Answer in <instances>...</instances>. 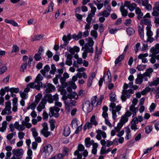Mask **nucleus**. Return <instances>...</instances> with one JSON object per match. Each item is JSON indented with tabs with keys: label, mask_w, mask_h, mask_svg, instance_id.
I'll list each match as a JSON object with an SVG mask.
<instances>
[{
	"label": "nucleus",
	"mask_w": 159,
	"mask_h": 159,
	"mask_svg": "<svg viewBox=\"0 0 159 159\" xmlns=\"http://www.w3.org/2000/svg\"><path fill=\"white\" fill-rule=\"evenodd\" d=\"M69 149L66 147H64L63 149L62 153L63 156L68 155V152Z\"/></svg>",
	"instance_id": "nucleus-53"
},
{
	"label": "nucleus",
	"mask_w": 159,
	"mask_h": 159,
	"mask_svg": "<svg viewBox=\"0 0 159 159\" xmlns=\"http://www.w3.org/2000/svg\"><path fill=\"white\" fill-rule=\"evenodd\" d=\"M60 80V82L61 83L62 86L63 87H66L67 85V83L66 82V79L63 77H61L60 78H59Z\"/></svg>",
	"instance_id": "nucleus-43"
},
{
	"label": "nucleus",
	"mask_w": 159,
	"mask_h": 159,
	"mask_svg": "<svg viewBox=\"0 0 159 159\" xmlns=\"http://www.w3.org/2000/svg\"><path fill=\"white\" fill-rule=\"evenodd\" d=\"M4 21L6 23L10 24L14 26H16L18 25L17 23L13 20H8L6 19Z\"/></svg>",
	"instance_id": "nucleus-31"
},
{
	"label": "nucleus",
	"mask_w": 159,
	"mask_h": 159,
	"mask_svg": "<svg viewBox=\"0 0 159 159\" xmlns=\"http://www.w3.org/2000/svg\"><path fill=\"white\" fill-rule=\"evenodd\" d=\"M19 50V47L16 45H14L13 46L11 51L10 53H11L14 52H18Z\"/></svg>",
	"instance_id": "nucleus-46"
},
{
	"label": "nucleus",
	"mask_w": 159,
	"mask_h": 159,
	"mask_svg": "<svg viewBox=\"0 0 159 159\" xmlns=\"http://www.w3.org/2000/svg\"><path fill=\"white\" fill-rule=\"evenodd\" d=\"M120 10L121 12L122 16L125 17L127 15L128 12V11L125 8L124 6L122 5L120 7Z\"/></svg>",
	"instance_id": "nucleus-30"
},
{
	"label": "nucleus",
	"mask_w": 159,
	"mask_h": 159,
	"mask_svg": "<svg viewBox=\"0 0 159 159\" xmlns=\"http://www.w3.org/2000/svg\"><path fill=\"white\" fill-rule=\"evenodd\" d=\"M83 110L85 112H89L92 110V108L91 107L90 102L86 101L83 104L82 107Z\"/></svg>",
	"instance_id": "nucleus-13"
},
{
	"label": "nucleus",
	"mask_w": 159,
	"mask_h": 159,
	"mask_svg": "<svg viewBox=\"0 0 159 159\" xmlns=\"http://www.w3.org/2000/svg\"><path fill=\"white\" fill-rule=\"evenodd\" d=\"M143 80L145 81H147L148 78L143 74H139L137 75V78L135 80L136 84L140 85L143 82Z\"/></svg>",
	"instance_id": "nucleus-10"
},
{
	"label": "nucleus",
	"mask_w": 159,
	"mask_h": 159,
	"mask_svg": "<svg viewBox=\"0 0 159 159\" xmlns=\"http://www.w3.org/2000/svg\"><path fill=\"white\" fill-rule=\"evenodd\" d=\"M121 108V106L120 105L116 106V104L114 102H111L109 106V111L111 112L112 117L113 120H115L117 118L116 113L120 115V111Z\"/></svg>",
	"instance_id": "nucleus-2"
},
{
	"label": "nucleus",
	"mask_w": 159,
	"mask_h": 159,
	"mask_svg": "<svg viewBox=\"0 0 159 159\" xmlns=\"http://www.w3.org/2000/svg\"><path fill=\"white\" fill-rule=\"evenodd\" d=\"M40 54L36 53L34 57V58L36 61H40L41 59Z\"/></svg>",
	"instance_id": "nucleus-55"
},
{
	"label": "nucleus",
	"mask_w": 159,
	"mask_h": 159,
	"mask_svg": "<svg viewBox=\"0 0 159 159\" xmlns=\"http://www.w3.org/2000/svg\"><path fill=\"white\" fill-rule=\"evenodd\" d=\"M151 23V21L150 20L147 19L146 18H143L140 20V24L142 25H148L150 24Z\"/></svg>",
	"instance_id": "nucleus-27"
},
{
	"label": "nucleus",
	"mask_w": 159,
	"mask_h": 159,
	"mask_svg": "<svg viewBox=\"0 0 159 159\" xmlns=\"http://www.w3.org/2000/svg\"><path fill=\"white\" fill-rule=\"evenodd\" d=\"M92 123L89 122H87L83 127V129L84 131L85 130L87 129H89L91 128L92 127Z\"/></svg>",
	"instance_id": "nucleus-38"
},
{
	"label": "nucleus",
	"mask_w": 159,
	"mask_h": 159,
	"mask_svg": "<svg viewBox=\"0 0 159 159\" xmlns=\"http://www.w3.org/2000/svg\"><path fill=\"white\" fill-rule=\"evenodd\" d=\"M149 57H151V58L150 59V62L152 64H154L156 62V59L155 55H150Z\"/></svg>",
	"instance_id": "nucleus-52"
},
{
	"label": "nucleus",
	"mask_w": 159,
	"mask_h": 159,
	"mask_svg": "<svg viewBox=\"0 0 159 159\" xmlns=\"http://www.w3.org/2000/svg\"><path fill=\"white\" fill-rule=\"evenodd\" d=\"M13 136L14 134L12 133L8 134L6 136L7 142H8L11 144H14L15 143V139H12Z\"/></svg>",
	"instance_id": "nucleus-18"
},
{
	"label": "nucleus",
	"mask_w": 159,
	"mask_h": 159,
	"mask_svg": "<svg viewBox=\"0 0 159 159\" xmlns=\"http://www.w3.org/2000/svg\"><path fill=\"white\" fill-rule=\"evenodd\" d=\"M36 82H34L30 83L28 84L27 85L31 89H36L38 90L40 89V86H39L38 84H36Z\"/></svg>",
	"instance_id": "nucleus-23"
},
{
	"label": "nucleus",
	"mask_w": 159,
	"mask_h": 159,
	"mask_svg": "<svg viewBox=\"0 0 159 159\" xmlns=\"http://www.w3.org/2000/svg\"><path fill=\"white\" fill-rule=\"evenodd\" d=\"M128 86V84L126 83H125L124 84L123 90L121 96V99L123 102L125 101L127 98H129L130 97V94H133L134 92V90L131 89L127 90Z\"/></svg>",
	"instance_id": "nucleus-3"
},
{
	"label": "nucleus",
	"mask_w": 159,
	"mask_h": 159,
	"mask_svg": "<svg viewBox=\"0 0 159 159\" xmlns=\"http://www.w3.org/2000/svg\"><path fill=\"white\" fill-rule=\"evenodd\" d=\"M153 40H146L144 41L143 42V46L142 48V51H144L146 50L148 46L147 43L148 42H150V43H152Z\"/></svg>",
	"instance_id": "nucleus-33"
},
{
	"label": "nucleus",
	"mask_w": 159,
	"mask_h": 159,
	"mask_svg": "<svg viewBox=\"0 0 159 159\" xmlns=\"http://www.w3.org/2000/svg\"><path fill=\"white\" fill-rule=\"evenodd\" d=\"M50 70L49 66L48 65H47L44 66L43 69L40 70V72L44 77L48 79H51L52 78L51 75H47L46 74V72H48Z\"/></svg>",
	"instance_id": "nucleus-11"
},
{
	"label": "nucleus",
	"mask_w": 159,
	"mask_h": 159,
	"mask_svg": "<svg viewBox=\"0 0 159 159\" xmlns=\"http://www.w3.org/2000/svg\"><path fill=\"white\" fill-rule=\"evenodd\" d=\"M84 147L82 144H80L78 145V149L74 152V155L76 156L77 155H82L81 152H83L84 150Z\"/></svg>",
	"instance_id": "nucleus-17"
},
{
	"label": "nucleus",
	"mask_w": 159,
	"mask_h": 159,
	"mask_svg": "<svg viewBox=\"0 0 159 159\" xmlns=\"http://www.w3.org/2000/svg\"><path fill=\"white\" fill-rule=\"evenodd\" d=\"M42 97L41 93H39L35 96V100L34 102L37 104L39 102Z\"/></svg>",
	"instance_id": "nucleus-37"
},
{
	"label": "nucleus",
	"mask_w": 159,
	"mask_h": 159,
	"mask_svg": "<svg viewBox=\"0 0 159 159\" xmlns=\"http://www.w3.org/2000/svg\"><path fill=\"white\" fill-rule=\"evenodd\" d=\"M64 103L66 112L68 114L70 112L71 109L72 108V106L71 105L70 103L67 101H65Z\"/></svg>",
	"instance_id": "nucleus-24"
},
{
	"label": "nucleus",
	"mask_w": 159,
	"mask_h": 159,
	"mask_svg": "<svg viewBox=\"0 0 159 159\" xmlns=\"http://www.w3.org/2000/svg\"><path fill=\"white\" fill-rule=\"evenodd\" d=\"M98 133L100 134L101 135V136H102L103 138L104 139L106 137V134L105 132L102 131L100 129H98Z\"/></svg>",
	"instance_id": "nucleus-59"
},
{
	"label": "nucleus",
	"mask_w": 159,
	"mask_h": 159,
	"mask_svg": "<svg viewBox=\"0 0 159 159\" xmlns=\"http://www.w3.org/2000/svg\"><path fill=\"white\" fill-rule=\"evenodd\" d=\"M106 146H102L100 150V154L101 155L106 154Z\"/></svg>",
	"instance_id": "nucleus-61"
},
{
	"label": "nucleus",
	"mask_w": 159,
	"mask_h": 159,
	"mask_svg": "<svg viewBox=\"0 0 159 159\" xmlns=\"http://www.w3.org/2000/svg\"><path fill=\"white\" fill-rule=\"evenodd\" d=\"M94 141L93 140H91L90 138L88 137L85 139V145L87 148H89L92 144L94 143Z\"/></svg>",
	"instance_id": "nucleus-22"
},
{
	"label": "nucleus",
	"mask_w": 159,
	"mask_h": 159,
	"mask_svg": "<svg viewBox=\"0 0 159 159\" xmlns=\"http://www.w3.org/2000/svg\"><path fill=\"white\" fill-rule=\"evenodd\" d=\"M90 122L95 126L97 125L98 123L96 120V118L95 116H93L90 118Z\"/></svg>",
	"instance_id": "nucleus-45"
},
{
	"label": "nucleus",
	"mask_w": 159,
	"mask_h": 159,
	"mask_svg": "<svg viewBox=\"0 0 159 159\" xmlns=\"http://www.w3.org/2000/svg\"><path fill=\"white\" fill-rule=\"evenodd\" d=\"M11 102L9 101L6 102L5 107L2 110L1 114L2 115H5L6 114L9 115L11 114Z\"/></svg>",
	"instance_id": "nucleus-7"
},
{
	"label": "nucleus",
	"mask_w": 159,
	"mask_h": 159,
	"mask_svg": "<svg viewBox=\"0 0 159 159\" xmlns=\"http://www.w3.org/2000/svg\"><path fill=\"white\" fill-rule=\"evenodd\" d=\"M146 65L141 64L140 65H138L137 67L136 68L138 70L141 71L143 70L144 69L146 68Z\"/></svg>",
	"instance_id": "nucleus-56"
},
{
	"label": "nucleus",
	"mask_w": 159,
	"mask_h": 159,
	"mask_svg": "<svg viewBox=\"0 0 159 159\" xmlns=\"http://www.w3.org/2000/svg\"><path fill=\"white\" fill-rule=\"evenodd\" d=\"M27 66V63L23 64L20 68V72H24L25 71V70L26 69Z\"/></svg>",
	"instance_id": "nucleus-49"
},
{
	"label": "nucleus",
	"mask_w": 159,
	"mask_h": 159,
	"mask_svg": "<svg viewBox=\"0 0 159 159\" xmlns=\"http://www.w3.org/2000/svg\"><path fill=\"white\" fill-rule=\"evenodd\" d=\"M37 105L36 103L34 102L30 105L29 104L26 108V109L28 110L30 109L34 111Z\"/></svg>",
	"instance_id": "nucleus-36"
},
{
	"label": "nucleus",
	"mask_w": 159,
	"mask_h": 159,
	"mask_svg": "<svg viewBox=\"0 0 159 159\" xmlns=\"http://www.w3.org/2000/svg\"><path fill=\"white\" fill-rule=\"evenodd\" d=\"M131 116V114L129 111H127L125 112L124 115H123L120 120L123 124H125L127 122L128 120V117Z\"/></svg>",
	"instance_id": "nucleus-15"
},
{
	"label": "nucleus",
	"mask_w": 159,
	"mask_h": 159,
	"mask_svg": "<svg viewBox=\"0 0 159 159\" xmlns=\"http://www.w3.org/2000/svg\"><path fill=\"white\" fill-rule=\"evenodd\" d=\"M42 151L48 155H50L53 151L52 146L50 144L45 145L42 148Z\"/></svg>",
	"instance_id": "nucleus-9"
},
{
	"label": "nucleus",
	"mask_w": 159,
	"mask_h": 159,
	"mask_svg": "<svg viewBox=\"0 0 159 159\" xmlns=\"http://www.w3.org/2000/svg\"><path fill=\"white\" fill-rule=\"evenodd\" d=\"M150 52L152 53V55H156L159 53V44H157L155 47H153L150 49Z\"/></svg>",
	"instance_id": "nucleus-21"
},
{
	"label": "nucleus",
	"mask_w": 159,
	"mask_h": 159,
	"mask_svg": "<svg viewBox=\"0 0 159 159\" xmlns=\"http://www.w3.org/2000/svg\"><path fill=\"white\" fill-rule=\"evenodd\" d=\"M148 83L149 84V85L150 86L156 85L159 84V80L157 79L151 82L150 83L148 82Z\"/></svg>",
	"instance_id": "nucleus-50"
},
{
	"label": "nucleus",
	"mask_w": 159,
	"mask_h": 159,
	"mask_svg": "<svg viewBox=\"0 0 159 159\" xmlns=\"http://www.w3.org/2000/svg\"><path fill=\"white\" fill-rule=\"evenodd\" d=\"M153 69L152 68H149L143 74L147 78H150L151 77V75L152 72L153 71Z\"/></svg>",
	"instance_id": "nucleus-26"
},
{
	"label": "nucleus",
	"mask_w": 159,
	"mask_h": 159,
	"mask_svg": "<svg viewBox=\"0 0 159 159\" xmlns=\"http://www.w3.org/2000/svg\"><path fill=\"white\" fill-rule=\"evenodd\" d=\"M94 42L93 40H88L84 46L82 47V49L84 48V50L89 53H93L94 52V49L93 47Z\"/></svg>",
	"instance_id": "nucleus-4"
},
{
	"label": "nucleus",
	"mask_w": 159,
	"mask_h": 159,
	"mask_svg": "<svg viewBox=\"0 0 159 159\" xmlns=\"http://www.w3.org/2000/svg\"><path fill=\"white\" fill-rule=\"evenodd\" d=\"M80 48L78 47L75 46L71 49L70 50V52L72 55H74L75 52L77 53L80 51Z\"/></svg>",
	"instance_id": "nucleus-35"
},
{
	"label": "nucleus",
	"mask_w": 159,
	"mask_h": 159,
	"mask_svg": "<svg viewBox=\"0 0 159 159\" xmlns=\"http://www.w3.org/2000/svg\"><path fill=\"white\" fill-rule=\"evenodd\" d=\"M13 152L14 154L13 156H15L16 157L19 158L21 157L24 153L23 150L21 148H19L16 149H13Z\"/></svg>",
	"instance_id": "nucleus-14"
},
{
	"label": "nucleus",
	"mask_w": 159,
	"mask_h": 159,
	"mask_svg": "<svg viewBox=\"0 0 159 159\" xmlns=\"http://www.w3.org/2000/svg\"><path fill=\"white\" fill-rule=\"evenodd\" d=\"M47 102V101L44 98L42 99L41 102L37 108V109L39 112H41L43 109L45 108V105L46 104Z\"/></svg>",
	"instance_id": "nucleus-16"
},
{
	"label": "nucleus",
	"mask_w": 159,
	"mask_h": 159,
	"mask_svg": "<svg viewBox=\"0 0 159 159\" xmlns=\"http://www.w3.org/2000/svg\"><path fill=\"white\" fill-rule=\"evenodd\" d=\"M156 107L155 103H152L150 106L149 110L150 112H152L154 111Z\"/></svg>",
	"instance_id": "nucleus-57"
},
{
	"label": "nucleus",
	"mask_w": 159,
	"mask_h": 159,
	"mask_svg": "<svg viewBox=\"0 0 159 159\" xmlns=\"http://www.w3.org/2000/svg\"><path fill=\"white\" fill-rule=\"evenodd\" d=\"M44 35L40 34L39 35H35L34 37V39L33 40H40L43 39Z\"/></svg>",
	"instance_id": "nucleus-62"
},
{
	"label": "nucleus",
	"mask_w": 159,
	"mask_h": 159,
	"mask_svg": "<svg viewBox=\"0 0 159 159\" xmlns=\"http://www.w3.org/2000/svg\"><path fill=\"white\" fill-rule=\"evenodd\" d=\"M138 109L137 107H135L134 105H130L129 108V113L131 114V116L133 115L132 117L135 116L137 112L138 111Z\"/></svg>",
	"instance_id": "nucleus-20"
},
{
	"label": "nucleus",
	"mask_w": 159,
	"mask_h": 159,
	"mask_svg": "<svg viewBox=\"0 0 159 159\" xmlns=\"http://www.w3.org/2000/svg\"><path fill=\"white\" fill-rule=\"evenodd\" d=\"M20 97L22 98V99H27L28 95V93H26L23 91L20 92Z\"/></svg>",
	"instance_id": "nucleus-41"
},
{
	"label": "nucleus",
	"mask_w": 159,
	"mask_h": 159,
	"mask_svg": "<svg viewBox=\"0 0 159 159\" xmlns=\"http://www.w3.org/2000/svg\"><path fill=\"white\" fill-rule=\"evenodd\" d=\"M152 129V126L150 125H148L145 128V132L146 134L150 133Z\"/></svg>",
	"instance_id": "nucleus-40"
},
{
	"label": "nucleus",
	"mask_w": 159,
	"mask_h": 159,
	"mask_svg": "<svg viewBox=\"0 0 159 159\" xmlns=\"http://www.w3.org/2000/svg\"><path fill=\"white\" fill-rule=\"evenodd\" d=\"M49 110V115L50 117L54 116L55 117L57 118L59 117V115L58 112L60 110L59 108L54 106L50 107Z\"/></svg>",
	"instance_id": "nucleus-6"
},
{
	"label": "nucleus",
	"mask_w": 159,
	"mask_h": 159,
	"mask_svg": "<svg viewBox=\"0 0 159 159\" xmlns=\"http://www.w3.org/2000/svg\"><path fill=\"white\" fill-rule=\"evenodd\" d=\"M7 124V123L6 121H4L2 122V127H1L2 129V132H3L6 130Z\"/></svg>",
	"instance_id": "nucleus-44"
},
{
	"label": "nucleus",
	"mask_w": 159,
	"mask_h": 159,
	"mask_svg": "<svg viewBox=\"0 0 159 159\" xmlns=\"http://www.w3.org/2000/svg\"><path fill=\"white\" fill-rule=\"evenodd\" d=\"M116 94L114 92H111L110 95V100L112 102H114L116 100Z\"/></svg>",
	"instance_id": "nucleus-47"
},
{
	"label": "nucleus",
	"mask_w": 159,
	"mask_h": 159,
	"mask_svg": "<svg viewBox=\"0 0 159 159\" xmlns=\"http://www.w3.org/2000/svg\"><path fill=\"white\" fill-rule=\"evenodd\" d=\"M148 54L147 53L144 54H140L138 56V58L142 60L144 58L148 57Z\"/></svg>",
	"instance_id": "nucleus-54"
},
{
	"label": "nucleus",
	"mask_w": 159,
	"mask_h": 159,
	"mask_svg": "<svg viewBox=\"0 0 159 159\" xmlns=\"http://www.w3.org/2000/svg\"><path fill=\"white\" fill-rule=\"evenodd\" d=\"M89 35V31L87 30L84 32L83 34L81 31H79L78 35L74 34L71 35L70 33H69L67 36L64 35L62 40H71L72 38L75 40H79L80 39H81L82 36L83 37H86Z\"/></svg>",
	"instance_id": "nucleus-1"
},
{
	"label": "nucleus",
	"mask_w": 159,
	"mask_h": 159,
	"mask_svg": "<svg viewBox=\"0 0 159 159\" xmlns=\"http://www.w3.org/2000/svg\"><path fill=\"white\" fill-rule=\"evenodd\" d=\"M48 117V114L45 111H44L43 113V118L44 120H47Z\"/></svg>",
	"instance_id": "nucleus-63"
},
{
	"label": "nucleus",
	"mask_w": 159,
	"mask_h": 159,
	"mask_svg": "<svg viewBox=\"0 0 159 159\" xmlns=\"http://www.w3.org/2000/svg\"><path fill=\"white\" fill-rule=\"evenodd\" d=\"M7 70V68L5 66H3L0 67V75L4 73Z\"/></svg>",
	"instance_id": "nucleus-64"
},
{
	"label": "nucleus",
	"mask_w": 159,
	"mask_h": 159,
	"mask_svg": "<svg viewBox=\"0 0 159 159\" xmlns=\"http://www.w3.org/2000/svg\"><path fill=\"white\" fill-rule=\"evenodd\" d=\"M70 133V129L69 127L65 128L64 130L63 135L65 136H68Z\"/></svg>",
	"instance_id": "nucleus-39"
},
{
	"label": "nucleus",
	"mask_w": 159,
	"mask_h": 159,
	"mask_svg": "<svg viewBox=\"0 0 159 159\" xmlns=\"http://www.w3.org/2000/svg\"><path fill=\"white\" fill-rule=\"evenodd\" d=\"M138 32L139 35L140 36L141 39H143L144 37L143 34H144V31H143V28H144V26L143 25H142L141 27L139 25L138 26Z\"/></svg>",
	"instance_id": "nucleus-28"
},
{
	"label": "nucleus",
	"mask_w": 159,
	"mask_h": 159,
	"mask_svg": "<svg viewBox=\"0 0 159 159\" xmlns=\"http://www.w3.org/2000/svg\"><path fill=\"white\" fill-rule=\"evenodd\" d=\"M82 63V59L81 58H80L77 59L76 61H74L73 63V66L74 67L78 68L79 67L78 65H81Z\"/></svg>",
	"instance_id": "nucleus-25"
},
{
	"label": "nucleus",
	"mask_w": 159,
	"mask_h": 159,
	"mask_svg": "<svg viewBox=\"0 0 159 159\" xmlns=\"http://www.w3.org/2000/svg\"><path fill=\"white\" fill-rule=\"evenodd\" d=\"M90 34L91 36L96 39L98 36L97 32L96 31L93 30L91 31Z\"/></svg>",
	"instance_id": "nucleus-60"
},
{
	"label": "nucleus",
	"mask_w": 159,
	"mask_h": 159,
	"mask_svg": "<svg viewBox=\"0 0 159 159\" xmlns=\"http://www.w3.org/2000/svg\"><path fill=\"white\" fill-rule=\"evenodd\" d=\"M43 79V78L42 75L40 74H39L36 76L35 80V82L40 87H42L44 84H43L41 81H42Z\"/></svg>",
	"instance_id": "nucleus-19"
},
{
	"label": "nucleus",
	"mask_w": 159,
	"mask_h": 159,
	"mask_svg": "<svg viewBox=\"0 0 159 159\" xmlns=\"http://www.w3.org/2000/svg\"><path fill=\"white\" fill-rule=\"evenodd\" d=\"M72 57L70 55H67L65 62L66 64L69 66L71 65L72 64Z\"/></svg>",
	"instance_id": "nucleus-29"
},
{
	"label": "nucleus",
	"mask_w": 159,
	"mask_h": 159,
	"mask_svg": "<svg viewBox=\"0 0 159 159\" xmlns=\"http://www.w3.org/2000/svg\"><path fill=\"white\" fill-rule=\"evenodd\" d=\"M44 98L47 102H48L50 103H53L54 101L55 102L58 101L59 99L58 95L57 94L53 96L51 94H47L44 97Z\"/></svg>",
	"instance_id": "nucleus-5"
},
{
	"label": "nucleus",
	"mask_w": 159,
	"mask_h": 159,
	"mask_svg": "<svg viewBox=\"0 0 159 159\" xmlns=\"http://www.w3.org/2000/svg\"><path fill=\"white\" fill-rule=\"evenodd\" d=\"M60 77V75H56L55 78L53 79V83L55 84H57L58 83V79Z\"/></svg>",
	"instance_id": "nucleus-58"
},
{
	"label": "nucleus",
	"mask_w": 159,
	"mask_h": 159,
	"mask_svg": "<svg viewBox=\"0 0 159 159\" xmlns=\"http://www.w3.org/2000/svg\"><path fill=\"white\" fill-rule=\"evenodd\" d=\"M43 128L41 130V133L46 137H48L50 135V133L48 131V128L46 123H44L43 124Z\"/></svg>",
	"instance_id": "nucleus-12"
},
{
	"label": "nucleus",
	"mask_w": 159,
	"mask_h": 159,
	"mask_svg": "<svg viewBox=\"0 0 159 159\" xmlns=\"http://www.w3.org/2000/svg\"><path fill=\"white\" fill-rule=\"evenodd\" d=\"M126 32L128 35L131 36L135 33V30L132 27H128L126 29Z\"/></svg>",
	"instance_id": "nucleus-34"
},
{
	"label": "nucleus",
	"mask_w": 159,
	"mask_h": 159,
	"mask_svg": "<svg viewBox=\"0 0 159 159\" xmlns=\"http://www.w3.org/2000/svg\"><path fill=\"white\" fill-rule=\"evenodd\" d=\"M19 91V89L18 88H11L9 89L8 90H7V92H8L10 91V92L14 93H18Z\"/></svg>",
	"instance_id": "nucleus-42"
},
{
	"label": "nucleus",
	"mask_w": 159,
	"mask_h": 159,
	"mask_svg": "<svg viewBox=\"0 0 159 159\" xmlns=\"http://www.w3.org/2000/svg\"><path fill=\"white\" fill-rule=\"evenodd\" d=\"M124 58V53H122L116 59L115 63L116 65L117 64L120 62Z\"/></svg>",
	"instance_id": "nucleus-32"
},
{
	"label": "nucleus",
	"mask_w": 159,
	"mask_h": 159,
	"mask_svg": "<svg viewBox=\"0 0 159 159\" xmlns=\"http://www.w3.org/2000/svg\"><path fill=\"white\" fill-rule=\"evenodd\" d=\"M136 7L137 4L136 3H132L131 4H130L129 6V9L130 11H133Z\"/></svg>",
	"instance_id": "nucleus-48"
},
{
	"label": "nucleus",
	"mask_w": 159,
	"mask_h": 159,
	"mask_svg": "<svg viewBox=\"0 0 159 159\" xmlns=\"http://www.w3.org/2000/svg\"><path fill=\"white\" fill-rule=\"evenodd\" d=\"M124 124L120 121V122L118 123L117 127L115 128V130L117 132L119 131Z\"/></svg>",
	"instance_id": "nucleus-51"
},
{
	"label": "nucleus",
	"mask_w": 159,
	"mask_h": 159,
	"mask_svg": "<svg viewBox=\"0 0 159 159\" xmlns=\"http://www.w3.org/2000/svg\"><path fill=\"white\" fill-rule=\"evenodd\" d=\"M41 87L43 88H46L45 91L47 93L52 92L56 90L55 87L50 83H47L46 84H44Z\"/></svg>",
	"instance_id": "nucleus-8"
}]
</instances>
